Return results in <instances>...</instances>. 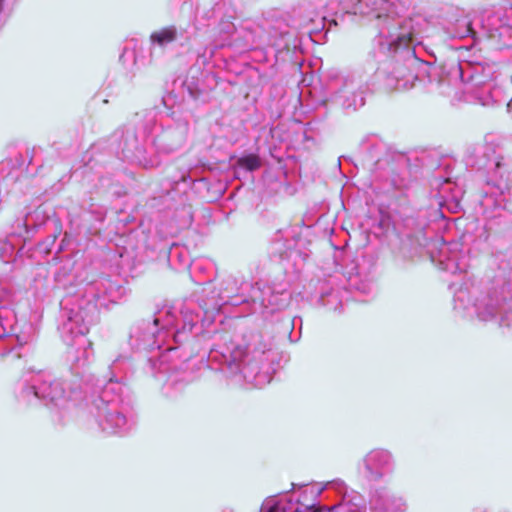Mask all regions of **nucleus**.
<instances>
[{
  "instance_id": "obj_1",
  "label": "nucleus",
  "mask_w": 512,
  "mask_h": 512,
  "mask_svg": "<svg viewBox=\"0 0 512 512\" xmlns=\"http://www.w3.org/2000/svg\"><path fill=\"white\" fill-rule=\"evenodd\" d=\"M238 165L248 171H254L261 166V160L258 155L249 154L238 159Z\"/></svg>"
},
{
  "instance_id": "obj_3",
  "label": "nucleus",
  "mask_w": 512,
  "mask_h": 512,
  "mask_svg": "<svg viewBox=\"0 0 512 512\" xmlns=\"http://www.w3.org/2000/svg\"><path fill=\"white\" fill-rule=\"evenodd\" d=\"M267 512H283V510L280 508V506L275 503L268 507Z\"/></svg>"
},
{
  "instance_id": "obj_2",
  "label": "nucleus",
  "mask_w": 512,
  "mask_h": 512,
  "mask_svg": "<svg viewBox=\"0 0 512 512\" xmlns=\"http://www.w3.org/2000/svg\"><path fill=\"white\" fill-rule=\"evenodd\" d=\"M174 39L175 31L169 28H165L160 31L154 32L151 35V40L153 42L158 43L159 45L172 42Z\"/></svg>"
},
{
  "instance_id": "obj_5",
  "label": "nucleus",
  "mask_w": 512,
  "mask_h": 512,
  "mask_svg": "<svg viewBox=\"0 0 512 512\" xmlns=\"http://www.w3.org/2000/svg\"><path fill=\"white\" fill-rule=\"evenodd\" d=\"M184 277L188 280L190 279V276L188 274H185Z\"/></svg>"
},
{
  "instance_id": "obj_6",
  "label": "nucleus",
  "mask_w": 512,
  "mask_h": 512,
  "mask_svg": "<svg viewBox=\"0 0 512 512\" xmlns=\"http://www.w3.org/2000/svg\"><path fill=\"white\" fill-rule=\"evenodd\" d=\"M313 512H321L320 509H315Z\"/></svg>"
},
{
  "instance_id": "obj_4",
  "label": "nucleus",
  "mask_w": 512,
  "mask_h": 512,
  "mask_svg": "<svg viewBox=\"0 0 512 512\" xmlns=\"http://www.w3.org/2000/svg\"><path fill=\"white\" fill-rule=\"evenodd\" d=\"M501 165H502V164H501V161H500V160H498V161L496 162V167H497V168H500V167H501Z\"/></svg>"
}]
</instances>
